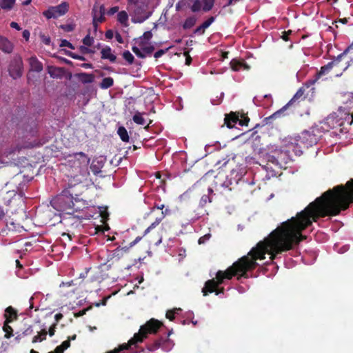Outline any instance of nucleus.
Returning a JSON list of instances; mask_svg holds the SVG:
<instances>
[{"label":"nucleus","instance_id":"0e129e2a","mask_svg":"<svg viewBox=\"0 0 353 353\" xmlns=\"http://www.w3.org/2000/svg\"><path fill=\"white\" fill-rule=\"evenodd\" d=\"M30 35V32L28 30H23V37L26 40H28L29 39Z\"/></svg>","mask_w":353,"mask_h":353},{"label":"nucleus","instance_id":"09e8293b","mask_svg":"<svg viewBox=\"0 0 353 353\" xmlns=\"http://www.w3.org/2000/svg\"><path fill=\"white\" fill-rule=\"evenodd\" d=\"M61 47H68L70 49H74L73 45L66 39H62L60 43Z\"/></svg>","mask_w":353,"mask_h":353},{"label":"nucleus","instance_id":"ea45409f","mask_svg":"<svg viewBox=\"0 0 353 353\" xmlns=\"http://www.w3.org/2000/svg\"><path fill=\"white\" fill-rule=\"evenodd\" d=\"M181 310L180 308H176L174 310H168L166 312V318L168 319L170 321H173L175 318V314L178 313V311Z\"/></svg>","mask_w":353,"mask_h":353},{"label":"nucleus","instance_id":"49530a36","mask_svg":"<svg viewBox=\"0 0 353 353\" xmlns=\"http://www.w3.org/2000/svg\"><path fill=\"white\" fill-rule=\"evenodd\" d=\"M60 28L65 32H72L74 29V25L73 24H63L60 26Z\"/></svg>","mask_w":353,"mask_h":353},{"label":"nucleus","instance_id":"58836bf2","mask_svg":"<svg viewBox=\"0 0 353 353\" xmlns=\"http://www.w3.org/2000/svg\"><path fill=\"white\" fill-rule=\"evenodd\" d=\"M202 8L203 7H201V1L200 0H194L190 8L193 12H196L200 11L202 9Z\"/></svg>","mask_w":353,"mask_h":353},{"label":"nucleus","instance_id":"052dcab7","mask_svg":"<svg viewBox=\"0 0 353 353\" xmlns=\"http://www.w3.org/2000/svg\"><path fill=\"white\" fill-rule=\"evenodd\" d=\"M352 49H353V42L342 52V55H346Z\"/></svg>","mask_w":353,"mask_h":353},{"label":"nucleus","instance_id":"dca6fc26","mask_svg":"<svg viewBox=\"0 0 353 353\" xmlns=\"http://www.w3.org/2000/svg\"><path fill=\"white\" fill-rule=\"evenodd\" d=\"M48 72L52 78H61L65 73L63 68L49 65L47 68Z\"/></svg>","mask_w":353,"mask_h":353},{"label":"nucleus","instance_id":"2f4dec72","mask_svg":"<svg viewBox=\"0 0 353 353\" xmlns=\"http://www.w3.org/2000/svg\"><path fill=\"white\" fill-rule=\"evenodd\" d=\"M15 2V0H1L0 7L2 9L10 10Z\"/></svg>","mask_w":353,"mask_h":353},{"label":"nucleus","instance_id":"de8ad7c7","mask_svg":"<svg viewBox=\"0 0 353 353\" xmlns=\"http://www.w3.org/2000/svg\"><path fill=\"white\" fill-rule=\"evenodd\" d=\"M152 37V33L151 31H147L143 33V36L140 38V41L143 40L144 41H149Z\"/></svg>","mask_w":353,"mask_h":353},{"label":"nucleus","instance_id":"f3484780","mask_svg":"<svg viewBox=\"0 0 353 353\" xmlns=\"http://www.w3.org/2000/svg\"><path fill=\"white\" fill-rule=\"evenodd\" d=\"M0 50L10 54L13 50V44L6 37L0 36Z\"/></svg>","mask_w":353,"mask_h":353},{"label":"nucleus","instance_id":"f257e3e1","mask_svg":"<svg viewBox=\"0 0 353 353\" xmlns=\"http://www.w3.org/2000/svg\"><path fill=\"white\" fill-rule=\"evenodd\" d=\"M313 222L306 208L295 216L283 222L253 247L247 255L240 258L225 271L219 270L215 279L207 281L202 289L203 296L215 292L224 279L230 280L234 276H238V279L241 277L248 278V272L254 270L258 265L256 261L265 259V254H268L271 261H273L278 255L294 249L306 239L302 232L311 226Z\"/></svg>","mask_w":353,"mask_h":353},{"label":"nucleus","instance_id":"72a5a7b5","mask_svg":"<svg viewBox=\"0 0 353 353\" xmlns=\"http://www.w3.org/2000/svg\"><path fill=\"white\" fill-rule=\"evenodd\" d=\"M202 2L203 3L202 10L204 12H208L212 10L214 4V0H203Z\"/></svg>","mask_w":353,"mask_h":353},{"label":"nucleus","instance_id":"20e7f679","mask_svg":"<svg viewBox=\"0 0 353 353\" xmlns=\"http://www.w3.org/2000/svg\"><path fill=\"white\" fill-rule=\"evenodd\" d=\"M79 196L73 187L69 186L57 196V202L63 211H66L68 214H73L87 208V201L79 198Z\"/></svg>","mask_w":353,"mask_h":353},{"label":"nucleus","instance_id":"423d86ee","mask_svg":"<svg viewBox=\"0 0 353 353\" xmlns=\"http://www.w3.org/2000/svg\"><path fill=\"white\" fill-rule=\"evenodd\" d=\"M129 11H132V21L134 23H142L148 19L152 12L147 11V5L137 3L128 7Z\"/></svg>","mask_w":353,"mask_h":353},{"label":"nucleus","instance_id":"412c9836","mask_svg":"<svg viewBox=\"0 0 353 353\" xmlns=\"http://www.w3.org/2000/svg\"><path fill=\"white\" fill-rule=\"evenodd\" d=\"M230 65L234 71H239L241 69L249 70L250 66L245 63L239 61L236 59H233L230 62Z\"/></svg>","mask_w":353,"mask_h":353},{"label":"nucleus","instance_id":"9d476101","mask_svg":"<svg viewBox=\"0 0 353 353\" xmlns=\"http://www.w3.org/2000/svg\"><path fill=\"white\" fill-rule=\"evenodd\" d=\"M69 5L66 2H63L57 6H52L48 10L43 12V15L47 19H56L65 14L68 10Z\"/></svg>","mask_w":353,"mask_h":353},{"label":"nucleus","instance_id":"39448f33","mask_svg":"<svg viewBox=\"0 0 353 353\" xmlns=\"http://www.w3.org/2000/svg\"><path fill=\"white\" fill-rule=\"evenodd\" d=\"M165 205L159 203H154L153 207L150 209V212L146 214L147 216H154V221L145 230L143 236H146L153 229L156 228L165 219V216L170 214V210L165 208Z\"/></svg>","mask_w":353,"mask_h":353},{"label":"nucleus","instance_id":"6e6552de","mask_svg":"<svg viewBox=\"0 0 353 353\" xmlns=\"http://www.w3.org/2000/svg\"><path fill=\"white\" fill-rule=\"evenodd\" d=\"M224 121L225 124L228 128H232L236 123H239L241 126H248L250 119L245 114H242L240 119L239 113L231 112L230 113L225 114Z\"/></svg>","mask_w":353,"mask_h":353},{"label":"nucleus","instance_id":"1a4fd4ad","mask_svg":"<svg viewBox=\"0 0 353 353\" xmlns=\"http://www.w3.org/2000/svg\"><path fill=\"white\" fill-rule=\"evenodd\" d=\"M344 55H342V53H341L339 55H338L332 61L328 63L327 64H326L324 66H322L321 68V70L316 73V75H315L314 78L312 79L308 80L305 83V85L307 87L310 86V85H312L316 81H317L319 79H321L322 77H323L324 75L327 74L331 70V69L333 68V66L336 63H339L341 61V58Z\"/></svg>","mask_w":353,"mask_h":353},{"label":"nucleus","instance_id":"a878e982","mask_svg":"<svg viewBox=\"0 0 353 353\" xmlns=\"http://www.w3.org/2000/svg\"><path fill=\"white\" fill-rule=\"evenodd\" d=\"M70 346V340L64 341L60 345H58L54 350L48 353H63Z\"/></svg>","mask_w":353,"mask_h":353},{"label":"nucleus","instance_id":"79ce46f5","mask_svg":"<svg viewBox=\"0 0 353 353\" xmlns=\"http://www.w3.org/2000/svg\"><path fill=\"white\" fill-rule=\"evenodd\" d=\"M99 214L103 221H105L108 219L109 214L107 208H100Z\"/></svg>","mask_w":353,"mask_h":353},{"label":"nucleus","instance_id":"f704fd0d","mask_svg":"<svg viewBox=\"0 0 353 353\" xmlns=\"http://www.w3.org/2000/svg\"><path fill=\"white\" fill-rule=\"evenodd\" d=\"M118 21L121 23L126 26V22L128 19V15L125 11H121L117 14Z\"/></svg>","mask_w":353,"mask_h":353},{"label":"nucleus","instance_id":"69168bd1","mask_svg":"<svg viewBox=\"0 0 353 353\" xmlns=\"http://www.w3.org/2000/svg\"><path fill=\"white\" fill-rule=\"evenodd\" d=\"M239 1L240 0H228L227 3L223 7L225 8V7L235 4Z\"/></svg>","mask_w":353,"mask_h":353},{"label":"nucleus","instance_id":"680f3d73","mask_svg":"<svg viewBox=\"0 0 353 353\" xmlns=\"http://www.w3.org/2000/svg\"><path fill=\"white\" fill-rule=\"evenodd\" d=\"M352 49H353V42L342 52V55H346Z\"/></svg>","mask_w":353,"mask_h":353},{"label":"nucleus","instance_id":"aec40b11","mask_svg":"<svg viewBox=\"0 0 353 353\" xmlns=\"http://www.w3.org/2000/svg\"><path fill=\"white\" fill-rule=\"evenodd\" d=\"M101 58L103 59H108L111 62H115L117 59V57L112 54V50L109 46H106L103 48L101 51Z\"/></svg>","mask_w":353,"mask_h":353},{"label":"nucleus","instance_id":"0eeeda50","mask_svg":"<svg viewBox=\"0 0 353 353\" xmlns=\"http://www.w3.org/2000/svg\"><path fill=\"white\" fill-rule=\"evenodd\" d=\"M9 75L13 79H17L22 77L23 72V63L21 56L16 54L11 59L8 65Z\"/></svg>","mask_w":353,"mask_h":353},{"label":"nucleus","instance_id":"c03bdc74","mask_svg":"<svg viewBox=\"0 0 353 353\" xmlns=\"http://www.w3.org/2000/svg\"><path fill=\"white\" fill-rule=\"evenodd\" d=\"M105 11V10L104 5L101 4V15L97 17V22L101 23L105 21V17H104Z\"/></svg>","mask_w":353,"mask_h":353},{"label":"nucleus","instance_id":"774afa93","mask_svg":"<svg viewBox=\"0 0 353 353\" xmlns=\"http://www.w3.org/2000/svg\"><path fill=\"white\" fill-rule=\"evenodd\" d=\"M115 37L119 43H122L123 42V38L119 33H117Z\"/></svg>","mask_w":353,"mask_h":353},{"label":"nucleus","instance_id":"864d4df0","mask_svg":"<svg viewBox=\"0 0 353 353\" xmlns=\"http://www.w3.org/2000/svg\"><path fill=\"white\" fill-rule=\"evenodd\" d=\"M34 333L33 329L32 326H29L27 329H26L21 334L22 336L32 335Z\"/></svg>","mask_w":353,"mask_h":353},{"label":"nucleus","instance_id":"bf43d9fd","mask_svg":"<svg viewBox=\"0 0 353 353\" xmlns=\"http://www.w3.org/2000/svg\"><path fill=\"white\" fill-rule=\"evenodd\" d=\"M88 309H83V310H81L80 311H79L77 313H76L74 314V316L76 317H79V316H83L85 313H86V311L88 310Z\"/></svg>","mask_w":353,"mask_h":353},{"label":"nucleus","instance_id":"e433bc0d","mask_svg":"<svg viewBox=\"0 0 353 353\" xmlns=\"http://www.w3.org/2000/svg\"><path fill=\"white\" fill-rule=\"evenodd\" d=\"M123 57L124 59H125L126 61H128V63L129 64L133 63L134 58V56L130 53V51H128V50L124 51L123 53Z\"/></svg>","mask_w":353,"mask_h":353},{"label":"nucleus","instance_id":"e2e57ef3","mask_svg":"<svg viewBox=\"0 0 353 353\" xmlns=\"http://www.w3.org/2000/svg\"><path fill=\"white\" fill-rule=\"evenodd\" d=\"M10 27L12 28H15L17 30H20L21 28L17 22L12 21L10 23Z\"/></svg>","mask_w":353,"mask_h":353},{"label":"nucleus","instance_id":"8fccbe9b","mask_svg":"<svg viewBox=\"0 0 353 353\" xmlns=\"http://www.w3.org/2000/svg\"><path fill=\"white\" fill-rule=\"evenodd\" d=\"M170 48H168L165 50H163V49H161V50H159L158 51H157L154 54V58L156 59H158L159 57H161V56H163L169 49Z\"/></svg>","mask_w":353,"mask_h":353},{"label":"nucleus","instance_id":"f03ea898","mask_svg":"<svg viewBox=\"0 0 353 353\" xmlns=\"http://www.w3.org/2000/svg\"><path fill=\"white\" fill-rule=\"evenodd\" d=\"M352 203L353 178L345 185H338L327 190L311 202L306 209L314 222H316L319 218L339 215Z\"/></svg>","mask_w":353,"mask_h":353},{"label":"nucleus","instance_id":"7c9ffc66","mask_svg":"<svg viewBox=\"0 0 353 353\" xmlns=\"http://www.w3.org/2000/svg\"><path fill=\"white\" fill-rule=\"evenodd\" d=\"M132 120L135 123L138 125H144L145 123V121L143 117V113H141L138 111L136 112V113L133 116Z\"/></svg>","mask_w":353,"mask_h":353},{"label":"nucleus","instance_id":"603ef678","mask_svg":"<svg viewBox=\"0 0 353 353\" xmlns=\"http://www.w3.org/2000/svg\"><path fill=\"white\" fill-rule=\"evenodd\" d=\"M39 37L43 43L49 45L50 43V38L45 34L40 33Z\"/></svg>","mask_w":353,"mask_h":353},{"label":"nucleus","instance_id":"5701e85b","mask_svg":"<svg viewBox=\"0 0 353 353\" xmlns=\"http://www.w3.org/2000/svg\"><path fill=\"white\" fill-rule=\"evenodd\" d=\"M341 101L344 104H352L353 103V92H344L341 95Z\"/></svg>","mask_w":353,"mask_h":353},{"label":"nucleus","instance_id":"ddd939ff","mask_svg":"<svg viewBox=\"0 0 353 353\" xmlns=\"http://www.w3.org/2000/svg\"><path fill=\"white\" fill-rule=\"evenodd\" d=\"M304 90H298L296 93L294 95L292 99L281 110L274 113L271 115L268 119H273L280 117V115L283 113V112L287 108V107L292 105L296 101H300L305 99L304 95Z\"/></svg>","mask_w":353,"mask_h":353},{"label":"nucleus","instance_id":"cd10ccee","mask_svg":"<svg viewBox=\"0 0 353 353\" xmlns=\"http://www.w3.org/2000/svg\"><path fill=\"white\" fill-rule=\"evenodd\" d=\"M117 133L120 137V139L123 142H128L129 141V136L127 130L123 126H120L118 128Z\"/></svg>","mask_w":353,"mask_h":353},{"label":"nucleus","instance_id":"6e6d98bb","mask_svg":"<svg viewBox=\"0 0 353 353\" xmlns=\"http://www.w3.org/2000/svg\"><path fill=\"white\" fill-rule=\"evenodd\" d=\"M119 10V7L118 6H114V7H112L108 11V14L109 15H113L114 14H115L116 12H117Z\"/></svg>","mask_w":353,"mask_h":353},{"label":"nucleus","instance_id":"7ed1b4c3","mask_svg":"<svg viewBox=\"0 0 353 353\" xmlns=\"http://www.w3.org/2000/svg\"><path fill=\"white\" fill-rule=\"evenodd\" d=\"M163 326V323L155 319H151L143 325L140 327L138 333H135L134 336L131 338L127 343H123L115 348L112 351L107 353H119L121 350H130L132 353H141L143 352V349L139 348L138 344L142 343L148 334H156L158 330Z\"/></svg>","mask_w":353,"mask_h":353},{"label":"nucleus","instance_id":"c756f323","mask_svg":"<svg viewBox=\"0 0 353 353\" xmlns=\"http://www.w3.org/2000/svg\"><path fill=\"white\" fill-rule=\"evenodd\" d=\"M196 21V19L194 17H188L183 25V29L187 30L191 28L195 25Z\"/></svg>","mask_w":353,"mask_h":353},{"label":"nucleus","instance_id":"473e14b6","mask_svg":"<svg viewBox=\"0 0 353 353\" xmlns=\"http://www.w3.org/2000/svg\"><path fill=\"white\" fill-rule=\"evenodd\" d=\"M46 335L47 331L46 330H42L40 333L33 337L32 342L37 343L38 341H43V340H46Z\"/></svg>","mask_w":353,"mask_h":353},{"label":"nucleus","instance_id":"4468645a","mask_svg":"<svg viewBox=\"0 0 353 353\" xmlns=\"http://www.w3.org/2000/svg\"><path fill=\"white\" fill-rule=\"evenodd\" d=\"M340 117H338L337 112H334L330 114L325 119V123L328 125V126L331 128H336L338 127H342V123L341 121Z\"/></svg>","mask_w":353,"mask_h":353},{"label":"nucleus","instance_id":"4c0bfd02","mask_svg":"<svg viewBox=\"0 0 353 353\" xmlns=\"http://www.w3.org/2000/svg\"><path fill=\"white\" fill-rule=\"evenodd\" d=\"M92 17H93V21H92V24H93V27H94V31H97V6H93L92 8Z\"/></svg>","mask_w":353,"mask_h":353},{"label":"nucleus","instance_id":"6ab92c4d","mask_svg":"<svg viewBox=\"0 0 353 353\" xmlns=\"http://www.w3.org/2000/svg\"><path fill=\"white\" fill-rule=\"evenodd\" d=\"M215 20L214 17H210L208 20L204 21L201 26L197 27L194 31V34H203L205 32V30L208 28Z\"/></svg>","mask_w":353,"mask_h":353},{"label":"nucleus","instance_id":"3c124183","mask_svg":"<svg viewBox=\"0 0 353 353\" xmlns=\"http://www.w3.org/2000/svg\"><path fill=\"white\" fill-rule=\"evenodd\" d=\"M210 237H211L210 234H205L204 236L200 237L198 241L199 244L205 243L207 241H208L210 239Z\"/></svg>","mask_w":353,"mask_h":353},{"label":"nucleus","instance_id":"13d9d810","mask_svg":"<svg viewBox=\"0 0 353 353\" xmlns=\"http://www.w3.org/2000/svg\"><path fill=\"white\" fill-rule=\"evenodd\" d=\"M105 35L107 39H112L113 35H114L113 31L112 30H108L106 31Z\"/></svg>","mask_w":353,"mask_h":353},{"label":"nucleus","instance_id":"5fc2aeb1","mask_svg":"<svg viewBox=\"0 0 353 353\" xmlns=\"http://www.w3.org/2000/svg\"><path fill=\"white\" fill-rule=\"evenodd\" d=\"M79 49H80V51L83 54H88V53H93L94 52L92 50L88 48L87 46H80Z\"/></svg>","mask_w":353,"mask_h":353},{"label":"nucleus","instance_id":"a211bd4d","mask_svg":"<svg viewBox=\"0 0 353 353\" xmlns=\"http://www.w3.org/2000/svg\"><path fill=\"white\" fill-rule=\"evenodd\" d=\"M30 71L40 72L43 70L42 63L37 59L36 57H31L28 59Z\"/></svg>","mask_w":353,"mask_h":353},{"label":"nucleus","instance_id":"37998d69","mask_svg":"<svg viewBox=\"0 0 353 353\" xmlns=\"http://www.w3.org/2000/svg\"><path fill=\"white\" fill-rule=\"evenodd\" d=\"M208 202L210 203L211 199L208 195L204 194L201 196V198L200 199L199 205L201 207H204Z\"/></svg>","mask_w":353,"mask_h":353},{"label":"nucleus","instance_id":"c85d7f7f","mask_svg":"<svg viewBox=\"0 0 353 353\" xmlns=\"http://www.w3.org/2000/svg\"><path fill=\"white\" fill-rule=\"evenodd\" d=\"M9 323H10L4 321L3 326V330L5 332L4 337L6 339H10L13 336V329L10 325H9Z\"/></svg>","mask_w":353,"mask_h":353},{"label":"nucleus","instance_id":"4be33fe9","mask_svg":"<svg viewBox=\"0 0 353 353\" xmlns=\"http://www.w3.org/2000/svg\"><path fill=\"white\" fill-rule=\"evenodd\" d=\"M75 76L78 78L79 81L83 83H91L94 79V75L86 73H79L75 74Z\"/></svg>","mask_w":353,"mask_h":353},{"label":"nucleus","instance_id":"a19ab883","mask_svg":"<svg viewBox=\"0 0 353 353\" xmlns=\"http://www.w3.org/2000/svg\"><path fill=\"white\" fill-rule=\"evenodd\" d=\"M132 50L138 57L141 59L145 58L146 55L145 52H143L142 50H140L138 47L132 46Z\"/></svg>","mask_w":353,"mask_h":353},{"label":"nucleus","instance_id":"f8f14e48","mask_svg":"<svg viewBox=\"0 0 353 353\" xmlns=\"http://www.w3.org/2000/svg\"><path fill=\"white\" fill-rule=\"evenodd\" d=\"M338 117H340L342 123V127L345 125H351L353 123V112H350V110L345 108L340 107L337 110Z\"/></svg>","mask_w":353,"mask_h":353},{"label":"nucleus","instance_id":"b1692460","mask_svg":"<svg viewBox=\"0 0 353 353\" xmlns=\"http://www.w3.org/2000/svg\"><path fill=\"white\" fill-rule=\"evenodd\" d=\"M74 157L75 159L79 161V164L87 165L90 161V159L88 156L82 152L75 153Z\"/></svg>","mask_w":353,"mask_h":353},{"label":"nucleus","instance_id":"2eb2a0df","mask_svg":"<svg viewBox=\"0 0 353 353\" xmlns=\"http://www.w3.org/2000/svg\"><path fill=\"white\" fill-rule=\"evenodd\" d=\"M3 316L5 318V322L7 323H12L18 319L17 312L12 306L6 307Z\"/></svg>","mask_w":353,"mask_h":353},{"label":"nucleus","instance_id":"393cba45","mask_svg":"<svg viewBox=\"0 0 353 353\" xmlns=\"http://www.w3.org/2000/svg\"><path fill=\"white\" fill-rule=\"evenodd\" d=\"M164 341L165 340L163 339V337H160V338L157 339V340H155L153 343H148L147 345V349L150 352L154 351L160 347L161 343Z\"/></svg>","mask_w":353,"mask_h":353},{"label":"nucleus","instance_id":"c9c22d12","mask_svg":"<svg viewBox=\"0 0 353 353\" xmlns=\"http://www.w3.org/2000/svg\"><path fill=\"white\" fill-rule=\"evenodd\" d=\"M113 82L114 81L112 77H106L102 80L100 85L101 88H108L113 85Z\"/></svg>","mask_w":353,"mask_h":353},{"label":"nucleus","instance_id":"338daca9","mask_svg":"<svg viewBox=\"0 0 353 353\" xmlns=\"http://www.w3.org/2000/svg\"><path fill=\"white\" fill-rule=\"evenodd\" d=\"M63 317V316L61 313L56 314L54 316L56 322L57 323L59 322Z\"/></svg>","mask_w":353,"mask_h":353},{"label":"nucleus","instance_id":"4d7b16f0","mask_svg":"<svg viewBox=\"0 0 353 353\" xmlns=\"http://www.w3.org/2000/svg\"><path fill=\"white\" fill-rule=\"evenodd\" d=\"M56 325H57V323H54L52 326H50V327L49 329V332H48L49 335L50 336H52L54 334Z\"/></svg>","mask_w":353,"mask_h":353},{"label":"nucleus","instance_id":"9b49d317","mask_svg":"<svg viewBox=\"0 0 353 353\" xmlns=\"http://www.w3.org/2000/svg\"><path fill=\"white\" fill-rule=\"evenodd\" d=\"M299 137L301 143L305 144L307 147L317 143L319 140L318 136L314 133L313 130L303 131Z\"/></svg>","mask_w":353,"mask_h":353},{"label":"nucleus","instance_id":"a18cd8bd","mask_svg":"<svg viewBox=\"0 0 353 353\" xmlns=\"http://www.w3.org/2000/svg\"><path fill=\"white\" fill-rule=\"evenodd\" d=\"M94 42V39L90 37L89 34H88L83 39V43L86 46H91Z\"/></svg>","mask_w":353,"mask_h":353},{"label":"nucleus","instance_id":"bb28decb","mask_svg":"<svg viewBox=\"0 0 353 353\" xmlns=\"http://www.w3.org/2000/svg\"><path fill=\"white\" fill-rule=\"evenodd\" d=\"M146 43H147L146 41L141 40L139 41V46L141 48V49L142 50V51L143 52H145V55L146 54L150 55L154 50V46H145Z\"/></svg>","mask_w":353,"mask_h":353}]
</instances>
